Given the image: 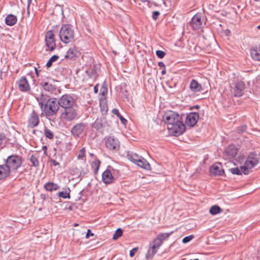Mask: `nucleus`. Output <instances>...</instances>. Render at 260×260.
<instances>
[{
  "label": "nucleus",
  "mask_w": 260,
  "mask_h": 260,
  "mask_svg": "<svg viewBox=\"0 0 260 260\" xmlns=\"http://www.w3.org/2000/svg\"><path fill=\"white\" fill-rule=\"evenodd\" d=\"M184 116L173 111H168L164 113L163 119L172 135L178 136L185 132V126L183 123Z\"/></svg>",
  "instance_id": "f257e3e1"
},
{
  "label": "nucleus",
  "mask_w": 260,
  "mask_h": 260,
  "mask_svg": "<svg viewBox=\"0 0 260 260\" xmlns=\"http://www.w3.org/2000/svg\"><path fill=\"white\" fill-rule=\"evenodd\" d=\"M42 111L48 118H54L59 109L57 100L55 98H49L46 95L41 94L37 99Z\"/></svg>",
  "instance_id": "f03ea898"
},
{
  "label": "nucleus",
  "mask_w": 260,
  "mask_h": 260,
  "mask_svg": "<svg viewBox=\"0 0 260 260\" xmlns=\"http://www.w3.org/2000/svg\"><path fill=\"white\" fill-rule=\"evenodd\" d=\"M59 38L63 43L72 42L74 38V30L70 24H63L60 29Z\"/></svg>",
  "instance_id": "7ed1b4c3"
},
{
  "label": "nucleus",
  "mask_w": 260,
  "mask_h": 260,
  "mask_svg": "<svg viewBox=\"0 0 260 260\" xmlns=\"http://www.w3.org/2000/svg\"><path fill=\"white\" fill-rule=\"evenodd\" d=\"M259 157L253 153H250L245 162L244 166H241L243 174L246 175L249 173V170L254 167L259 162Z\"/></svg>",
  "instance_id": "20e7f679"
},
{
  "label": "nucleus",
  "mask_w": 260,
  "mask_h": 260,
  "mask_svg": "<svg viewBox=\"0 0 260 260\" xmlns=\"http://www.w3.org/2000/svg\"><path fill=\"white\" fill-rule=\"evenodd\" d=\"M5 164L12 172L17 170L22 164V158L17 155H12L7 157Z\"/></svg>",
  "instance_id": "39448f33"
},
{
  "label": "nucleus",
  "mask_w": 260,
  "mask_h": 260,
  "mask_svg": "<svg viewBox=\"0 0 260 260\" xmlns=\"http://www.w3.org/2000/svg\"><path fill=\"white\" fill-rule=\"evenodd\" d=\"M59 106L65 109L72 108L75 104L74 99L69 94H64L57 101Z\"/></svg>",
  "instance_id": "423d86ee"
},
{
  "label": "nucleus",
  "mask_w": 260,
  "mask_h": 260,
  "mask_svg": "<svg viewBox=\"0 0 260 260\" xmlns=\"http://www.w3.org/2000/svg\"><path fill=\"white\" fill-rule=\"evenodd\" d=\"M190 24L194 29H199L205 25L203 17L201 14H196L191 19Z\"/></svg>",
  "instance_id": "0eeeda50"
},
{
  "label": "nucleus",
  "mask_w": 260,
  "mask_h": 260,
  "mask_svg": "<svg viewBox=\"0 0 260 260\" xmlns=\"http://www.w3.org/2000/svg\"><path fill=\"white\" fill-rule=\"evenodd\" d=\"M45 42L46 46L49 48V51H52L56 47L54 34L52 30L48 31L45 35Z\"/></svg>",
  "instance_id": "6e6552de"
},
{
  "label": "nucleus",
  "mask_w": 260,
  "mask_h": 260,
  "mask_svg": "<svg viewBox=\"0 0 260 260\" xmlns=\"http://www.w3.org/2000/svg\"><path fill=\"white\" fill-rule=\"evenodd\" d=\"M184 115L183 117H185V126L186 125L190 127L196 124L199 118V114L196 112H191L186 116Z\"/></svg>",
  "instance_id": "1a4fd4ad"
},
{
  "label": "nucleus",
  "mask_w": 260,
  "mask_h": 260,
  "mask_svg": "<svg viewBox=\"0 0 260 260\" xmlns=\"http://www.w3.org/2000/svg\"><path fill=\"white\" fill-rule=\"evenodd\" d=\"M237 152L238 149L235 145H229L224 150L223 157L225 159L230 160L236 156Z\"/></svg>",
  "instance_id": "9d476101"
},
{
  "label": "nucleus",
  "mask_w": 260,
  "mask_h": 260,
  "mask_svg": "<svg viewBox=\"0 0 260 260\" xmlns=\"http://www.w3.org/2000/svg\"><path fill=\"white\" fill-rule=\"evenodd\" d=\"M245 85L241 81L236 82L232 87V92L235 96L240 97L244 93Z\"/></svg>",
  "instance_id": "9b49d317"
},
{
  "label": "nucleus",
  "mask_w": 260,
  "mask_h": 260,
  "mask_svg": "<svg viewBox=\"0 0 260 260\" xmlns=\"http://www.w3.org/2000/svg\"><path fill=\"white\" fill-rule=\"evenodd\" d=\"M87 125L85 123H79L74 125L71 130V133L74 137H79L85 131Z\"/></svg>",
  "instance_id": "f8f14e48"
},
{
  "label": "nucleus",
  "mask_w": 260,
  "mask_h": 260,
  "mask_svg": "<svg viewBox=\"0 0 260 260\" xmlns=\"http://www.w3.org/2000/svg\"><path fill=\"white\" fill-rule=\"evenodd\" d=\"M61 116L66 120L71 121L75 119L77 117V112L72 107L69 108L64 109V112L62 113Z\"/></svg>",
  "instance_id": "ddd939ff"
},
{
  "label": "nucleus",
  "mask_w": 260,
  "mask_h": 260,
  "mask_svg": "<svg viewBox=\"0 0 260 260\" xmlns=\"http://www.w3.org/2000/svg\"><path fill=\"white\" fill-rule=\"evenodd\" d=\"M106 145L111 150H118L119 148V142L118 139L113 137L110 136L106 140Z\"/></svg>",
  "instance_id": "4468645a"
},
{
  "label": "nucleus",
  "mask_w": 260,
  "mask_h": 260,
  "mask_svg": "<svg viewBox=\"0 0 260 260\" xmlns=\"http://www.w3.org/2000/svg\"><path fill=\"white\" fill-rule=\"evenodd\" d=\"M19 89L22 92H27L30 90V87L27 79L22 77L17 82Z\"/></svg>",
  "instance_id": "2eb2a0df"
},
{
  "label": "nucleus",
  "mask_w": 260,
  "mask_h": 260,
  "mask_svg": "<svg viewBox=\"0 0 260 260\" xmlns=\"http://www.w3.org/2000/svg\"><path fill=\"white\" fill-rule=\"evenodd\" d=\"M210 172L212 175L215 176H221L223 174L224 171L221 168V164L218 163L214 164L211 167Z\"/></svg>",
  "instance_id": "dca6fc26"
},
{
  "label": "nucleus",
  "mask_w": 260,
  "mask_h": 260,
  "mask_svg": "<svg viewBox=\"0 0 260 260\" xmlns=\"http://www.w3.org/2000/svg\"><path fill=\"white\" fill-rule=\"evenodd\" d=\"M39 123V119L38 114L33 111L30 115L28 121V125L31 128L37 126Z\"/></svg>",
  "instance_id": "f3484780"
},
{
  "label": "nucleus",
  "mask_w": 260,
  "mask_h": 260,
  "mask_svg": "<svg viewBox=\"0 0 260 260\" xmlns=\"http://www.w3.org/2000/svg\"><path fill=\"white\" fill-rule=\"evenodd\" d=\"M41 84L46 91L52 92L56 89V85H54V81L52 80L43 81Z\"/></svg>",
  "instance_id": "a211bd4d"
},
{
  "label": "nucleus",
  "mask_w": 260,
  "mask_h": 260,
  "mask_svg": "<svg viewBox=\"0 0 260 260\" xmlns=\"http://www.w3.org/2000/svg\"><path fill=\"white\" fill-rule=\"evenodd\" d=\"M173 233L172 231L170 233H161L158 235L157 238L154 240L153 242L155 243V245L159 246L162 244V241L168 238L170 235Z\"/></svg>",
  "instance_id": "6ab92c4d"
},
{
  "label": "nucleus",
  "mask_w": 260,
  "mask_h": 260,
  "mask_svg": "<svg viewBox=\"0 0 260 260\" xmlns=\"http://www.w3.org/2000/svg\"><path fill=\"white\" fill-rule=\"evenodd\" d=\"M102 180L105 184H109L112 182L113 177L109 170L107 169L103 172Z\"/></svg>",
  "instance_id": "aec40b11"
},
{
  "label": "nucleus",
  "mask_w": 260,
  "mask_h": 260,
  "mask_svg": "<svg viewBox=\"0 0 260 260\" xmlns=\"http://www.w3.org/2000/svg\"><path fill=\"white\" fill-rule=\"evenodd\" d=\"M10 172L11 171L6 164L0 165V180L4 179L8 177Z\"/></svg>",
  "instance_id": "412c9836"
},
{
  "label": "nucleus",
  "mask_w": 260,
  "mask_h": 260,
  "mask_svg": "<svg viewBox=\"0 0 260 260\" xmlns=\"http://www.w3.org/2000/svg\"><path fill=\"white\" fill-rule=\"evenodd\" d=\"M189 88L190 90L193 92H200L202 89L201 85L194 79H192L191 80L189 85Z\"/></svg>",
  "instance_id": "4be33fe9"
},
{
  "label": "nucleus",
  "mask_w": 260,
  "mask_h": 260,
  "mask_svg": "<svg viewBox=\"0 0 260 260\" xmlns=\"http://www.w3.org/2000/svg\"><path fill=\"white\" fill-rule=\"evenodd\" d=\"M136 164L139 167L147 170H149L151 169L149 163L142 156Z\"/></svg>",
  "instance_id": "5701e85b"
},
{
  "label": "nucleus",
  "mask_w": 260,
  "mask_h": 260,
  "mask_svg": "<svg viewBox=\"0 0 260 260\" xmlns=\"http://www.w3.org/2000/svg\"><path fill=\"white\" fill-rule=\"evenodd\" d=\"M159 247V246L155 245V243L153 241V243L150 244V247L147 254V257H152L156 253Z\"/></svg>",
  "instance_id": "b1692460"
},
{
  "label": "nucleus",
  "mask_w": 260,
  "mask_h": 260,
  "mask_svg": "<svg viewBox=\"0 0 260 260\" xmlns=\"http://www.w3.org/2000/svg\"><path fill=\"white\" fill-rule=\"evenodd\" d=\"M78 51L77 49L75 48V47H71L67 52L66 54L65 55V58L72 59H73L74 57H76Z\"/></svg>",
  "instance_id": "393cba45"
},
{
  "label": "nucleus",
  "mask_w": 260,
  "mask_h": 260,
  "mask_svg": "<svg viewBox=\"0 0 260 260\" xmlns=\"http://www.w3.org/2000/svg\"><path fill=\"white\" fill-rule=\"evenodd\" d=\"M250 54L253 59L260 61V47L252 48L250 49Z\"/></svg>",
  "instance_id": "a878e982"
},
{
  "label": "nucleus",
  "mask_w": 260,
  "mask_h": 260,
  "mask_svg": "<svg viewBox=\"0 0 260 260\" xmlns=\"http://www.w3.org/2000/svg\"><path fill=\"white\" fill-rule=\"evenodd\" d=\"M44 188L49 191L56 190L59 188V186L53 182H48L44 184Z\"/></svg>",
  "instance_id": "bb28decb"
},
{
  "label": "nucleus",
  "mask_w": 260,
  "mask_h": 260,
  "mask_svg": "<svg viewBox=\"0 0 260 260\" xmlns=\"http://www.w3.org/2000/svg\"><path fill=\"white\" fill-rule=\"evenodd\" d=\"M17 20L16 16L12 14H10L5 18V22L8 25L12 26L16 23Z\"/></svg>",
  "instance_id": "cd10ccee"
},
{
  "label": "nucleus",
  "mask_w": 260,
  "mask_h": 260,
  "mask_svg": "<svg viewBox=\"0 0 260 260\" xmlns=\"http://www.w3.org/2000/svg\"><path fill=\"white\" fill-rule=\"evenodd\" d=\"M128 159L135 164L138 160L141 157V156L138 155L137 153L133 152H128L127 154Z\"/></svg>",
  "instance_id": "c85d7f7f"
},
{
  "label": "nucleus",
  "mask_w": 260,
  "mask_h": 260,
  "mask_svg": "<svg viewBox=\"0 0 260 260\" xmlns=\"http://www.w3.org/2000/svg\"><path fill=\"white\" fill-rule=\"evenodd\" d=\"M100 69L99 66H94L93 68L87 72L88 76L93 79L96 78L98 76V72Z\"/></svg>",
  "instance_id": "c756f323"
},
{
  "label": "nucleus",
  "mask_w": 260,
  "mask_h": 260,
  "mask_svg": "<svg viewBox=\"0 0 260 260\" xmlns=\"http://www.w3.org/2000/svg\"><path fill=\"white\" fill-rule=\"evenodd\" d=\"M70 189L69 188H68L65 190V191H60L58 192V197L62 198L63 199H70Z\"/></svg>",
  "instance_id": "7c9ffc66"
},
{
  "label": "nucleus",
  "mask_w": 260,
  "mask_h": 260,
  "mask_svg": "<svg viewBox=\"0 0 260 260\" xmlns=\"http://www.w3.org/2000/svg\"><path fill=\"white\" fill-rule=\"evenodd\" d=\"M112 112L113 114L116 115L118 117H119L122 123L126 124L127 120L120 114L118 110L117 109H113Z\"/></svg>",
  "instance_id": "2f4dec72"
},
{
  "label": "nucleus",
  "mask_w": 260,
  "mask_h": 260,
  "mask_svg": "<svg viewBox=\"0 0 260 260\" xmlns=\"http://www.w3.org/2000/svg\"><path fill=\"white\" fill-rule=\"evenodd\" d=\"M221 208L217 205L212 206L210 209V213L212 215H216L221 212Z\"/></svg>",
  "instance_id": "473e14b6"
},
{
  "label": "nucleus",
  "mask_w": 260,
  "mask_h": 260,
  "mask_svg": "<svg viewBox=\"0 0 260 260\" xmlns=\"http://www.w3.org/2000/svg\"><path fill=\"white\" fill-rule=\"evenodd\" d=\"M59 58V56L57 55H53L47 61L46 63V67L47 68H50L51 67L52 63L55 61H56Z\"/></svg>",
  "instance_id": "72a5a7b5"
},
{
  "label": "nucleus",
  "mask_w": 260,
  "mask_h": 260,
  "mask_svg": "<svg viewBox=\"0 0 260 260\" xmlns=\"http://www.w3.org/2000/svg\"><path fill=\"white\" fill-rule=\"evenodd\" d=\"M44 135L49 139H52L54 137L53 132L46 127L44 128Z\"/></svg>",
  "instance_id": "f704fd0d"
},
{
  "label": "nucleus",
  "mask_w": 260,
  "mask_h": 260,
  "mask_svg": "<svg viewBox=\"0 0 260 260\" xmlns=\"http://www.w3.org/2000/svg\"><path fill=\"white\" fill-rule=\"evenodd\" d=\"M123 231L121 229L119 228L118 229L114 234L113 236V239L114 240H117L118 238H119L120 237H121L122 235Z\"/></svg>",
  "instance_id": "c9c22d12"
},
{
  "label": "nucleus",
  "mask_w": 260,
  "mask_h": 260,
  "mask_svg": "<svg viewBox=\"0 0 260 260\" xmlns=\"http://www.w3.org/2000/svg\"><path fill=\"white\" fill-rule=\"evenodd\" d=\"M229 171L233 174H236L238 175H242L243 173V171L241 170V169L240 168V170L238 168H231L229 169Z\"/></svg>",
  "instance_id": "e433bc0d"
},
{
  "label": "nucleus",
  "mask_w": 260,
  "mask_h": 260,
  "mask_svg": "<svg viewBox=\"0 0 260 260\" xmlns=\"http://www.w3.org/2000/svg\"><path fill=\"white\" fill-rule=\"evenodd\" d=\"M30 160L34 167H37L39 166V161L35 155H32L30 156Z\"/></svg>",
  "instance_id": "4c0bfd02"
},
{
  "label": "nucleus",
  "mask_w": 260,
  "mask_h": 260,
  "mask_svg": "<svg viewBox=\"0 0 260 260\" xmlns=\"http://www.w3.org/2000/svg\"><path fill=\"white\" fill-rule=\"evenodd\" d=\"M100 166V161L99 160H95L92 162L91 164L92 168L95 170V173H97Z\"/></svg>",
  "instance_id": "58836bf2"
},
{
  "label": "nucleus",
  "mask_w": 260,
  "mask_h": 260,
  "mask_svg": "<svg viewBox=\"0 0 260 260\" xmlns=\"http://www.w3.org/2000/svg\"><path fill=\"white\" fill-rule=\"evenodd\" d=\"M85 148L84 147H83L80 150V151L78 155V156H77L78 158L83 159V158L85 157Z\"/></svg>",
  "instance_id": "ea45409f"
},
{
  "label": "nucleus",
  "mask_w": 260,
  "mask_h": 260,
  "mask_svg": "<svg viewBox=\"0 0 260 260\" xmlns=\"http://www.w3.org/2000/svg\"><path fill=\"white\" fill-rule=\"evenodd\" d=\"M103 124L101 122V121L98 119H97L94 123L93 127L96 128V129H100L101 127H102Z\"/></svg>",
  "instance_id": "a19ab883"
},
{
  "label": "nucleus",
  "mask_w": 260,
  "mask_h": 260,
  "mask_svg": "<svg viewBox=\"0 0 260 260\" xmlns=\"http://www.w3.org/2000/svg\"><path fill=\"white\" fill-rule=\"evenodd\" d=\"M194 236L193 235H189L188 236H186L184 237L182 240V242L183 243H186L189 242L190 241H191Z\"/></svg>",
  "instance_id": "79ce46f5"
},
{
  "label": "nucleus",
  "mask_w": 260,
  "mask_h": 260,
  "mask_svg": "<svg viewBox=\"0 0 260 260\" xmlns=\"http://www.w3.org/2000/svg\"><path fill=\"white\" fill-rule=\"evenodd\" d=\"M156 54L159 58H162L165 56L166 53L163 51L157 50L156 52Z\"/></svg>",
  "instance_id": "37998d69"
},
{
  "label": "nucleus",
  "mask_w": 260,
  "mask_h": 260,
  "mask_svg": "<svg viewBox=\"0 0 260 260\" xmlns=\"http://www.w3.org/2000/svg\"><path fill=\"white\" fill-rule=\"evenodd\" d=\"M6 136L5 133L0 132V146L3 144L6 139Z\"/></svg>",
  "instance_id": "c03bdc74"
},
{
  "label": "nucleus",
  "mask_w": 260,
  "mask_h": 260,
  "mask_svg": "<svg viewBox=\"0 0 260 260\" xmlns=\"http://www.w3.org/2000/svg\"><path fill=\"white\" fill-rule=\"evenodd\" d=\"M159 15L160 13L158 11H154L152 14V18L153 20H156Z\"/></svg>",
  "instance_id": "a18cd8bd"
},
{
  "label": "nucleus",
  "mask_w": 260,
  "mask_h": 260,
  "mask_svg": "<svg viewBox=\"0 0 260 260\" xmlns=\"http://www.w3.org/2000/svg\"><path fill=\"white\" fill-rule=\"evenodd\" d=\"M137 249H138L137 248H134L132 250H131L129 252V256L131 257H133L135 255V254H136V253L137 251Z\"/></svg>",
  "instance_id": "49530a36"
},
{
  "label": "nucleus",
  "mask_w": 260,
  "mask_h": 260,
  "mask_svg": "<svg viewBox=\"0 0 260 260\" xmlns=\"http://www.w3.org/2000/svg\"><path fill=\"white\" fill-rule=\"evenodd\" d=\"M93 234L90 230H88L86 235V238H88L90 236H93Z\"/></svg>",
  "instance_id": "de8ad7c7"
},
{
  "label": "nucleus",
  "mask_w": 260,
  "mask_h": 260,
  "mask_svg": "<svg viewBox=\"0 0 260 260\" xmlns=\"http://www.w3.org/2000/svg\"><path fill=\"white\" fill-rule=\"evenodd\" d=\"M101 111L103 112H107L108 111V108L107 106H103V107H102V105H101Z\"/></svg>",
  "instance_id": "09e8293b"
},
{
  "label": "nucleus",
  "mask_w": 260,
  "mask_h": 260,
  "mask_svg": "<svg viewBox=\"0 0 260 260\" xmlns=\"http://www.w3.org/2000/svg\"><path fill=\"white\" fill-rule=\"evenodd\" d=\"M158 66L160 68H165V64H164V63L163 62H161V61L159 62L158 63Z\"/></svg>",
  "instance_id": "8fccbe9b"
},
{
  "label": "nucleus",
  "mask_w": 260,
  "mask_h": 260,
  "mask_svg": "<svg viewBox=\"0 0 260 260\" xmlns=\"http://www.w3.org/2000/svg\"><path fill=\"white\" fill-rule=\"evenodd\" d=\"M51 162L53 166H57V165H59V163H58V162H57V161H55V160H54V159H52V160H51Z\"/></svg>",
  "instance_id": "3c124183"
},
{
  "label": "nucleus",
  "mask_w": 260,
  "mask_h": 260,
  "mask_svg": "<svg viewBox=\"0 0 260 260\" xmlns=\"http://www.w3.org/2000/svg\"><path fill=\"white\" fill-rule=\"evenodd\" d=\"M94 92H95V93H97V92H98V85H96L94 87Z\"/></svg>",
  "instance_id": "603ef678"
},
{
  "label": "nucleus",
  "mask_w": 260,
  "mask_h": 260,
  "mask_svg": "<svg viewBox=\"0 0 260 260\" xmlns=\"http://www.w3.org/2000/svg\"><path fill=\"white\" fill-rule=\"evenodd\" d=\"M164 69L161 71V74L162 75H165L166 73V71L165 68H164Z\"/></svg>",
  "instance_id": "864d4df0"
},
{
  "label": "nucleus",
  "mask_w": 260,
  "mask_h": 260,
  "mask_svg": "<svg viewBox=\"0 0 260 260\" xmlns=\"http://www.w3.org/2000/svg\"><path fill=\"white\" fill-rule=\"evenodd\" d=\"M32 0H27V7H28L31 2Z\"/></svg>",
  "instance_id": "5fc2aeb1"
},
{
  "label": "nucleus",
  "mask_w": 260,
  "mask_h": 260,
  "mask_svg": "<svg viewBox=\"0 0 260 260\" xmlns=\"http://www.w3.org/2000/svg\"><path fill=\"white\" fill-rule=\"evenodd\" d=\"M141 2H143V3H145V2H148V0H140Z\"/></svg>",
  "instance_id": "6e6d98bb"
},
{
  "label": "nucleus",
  "mask_w": 260,
  "mask_h": 260,
  "mask_svg": "<svg viewBox=\"0 0 260 260\" xmlns=\"http://www.w3.org/2000/svg\"><path fill=\"white\" fill-rule=\"evenodd\" d=\"M35 71H36V73L37 74V76L39 75V71L37 70L36 68H35Z\"/></svg>",
  "instance_id": "4d7b16f0"
},
{
  "label": "nucleus",
  "mask_w": 260,
  "mask_h": 260,
  "mask_svg": "<svg viewBox=\"0 0 260 260\" xmlns=\"http://www.w3.org/2000/svg\"><path fill=\"white\" fill-rule=\"evenodd\" d=\"M257 28L260 30V24L257 26Z\"/></svg>",
  "instance_id": "13d9d810"
},
{
  "label": "nucleus",
  "mask_w": 260,
  "mask_h": 260,
  "mask_svg": "<svg viewBox=\"0 0 260 260\" xmlns=\"http://www.w3.org/2000/svg\"><path fill=\"white\" fill-rule=\"evenodd\" d=\"M77 225H78V224H77V223H75V224H74V226H77Z\"/></svg>",
  "instance_id": "bf43d9fd"
}]
</instances>
